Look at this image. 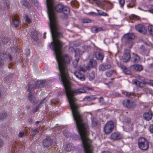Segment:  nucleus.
I'll return each mask as SVG.
<instances>
[{
    "label": "nucleus",
    "instance_id": "obj_14",
    "mask_svg": "<svg viewBox=\"0 0 153 153\" xmlns=\"http://www.w3.org/2000/svg\"><path fill=\"white\" fill-rule=\"evenodd\" d=\"M131 67L135 71L140 72L143 70V67L141 65L139 64L133 65L131 66Z\"/></svg>",
    "mask_w": 153,
    "mask_h": 153
},
{
    "label": "nucleus",
    "instance_id": "obj_30",
    "mask_svg": "<svg viewBox=\"0 0 153 153\" xmlns=\"http://www.w3.org/2000/svg\"><path fill=\"white\" fill-rule=\"evenodd\" d=\"M69 9L67 7L64 6L62 9V11L64 14L68 15L69 13Z\"/></svg>",
    "mask_w": 153,
    "mask_h": 153
},
{
    "label": "nucleus",
    "instance_id": "obj_1",
    "mask_svg": "<svg viewBox=\"0 0 153 153\" xmlns=\"http://www.w3.org/2000/svg\"><path fill=\"white\" fill-rule=\"evenodd\" d=\"M58 68L60 73L61 80L65 91L66 94L71 106L73 116L75 121L78 131L87 129L88 126L87 123L84 120L82 116L78 109V106L76 102V98L74 97L75 94L85 93V91L82 88L73 91L71 89L70 77L68 73L67 64L70 62L71 57L62 52L55 53Z\"/></svg>",
    "mask_w": 153,
    "mask_h": 153
},
{
    "label": "nucleus",
    "instance_id": "obj_57",
    "mask_svg": "<svg viewBox=\"0 0 153 153\" xmlns=\"http://www.w3.org/2000/svg\"><path fill=\"white\" fill-rule=\"evenodd\" d=\"M149 83L150 85L153 86V80H150Z\"/></svg>",
    "mask_w": 153,
    "mask_h": 153
},
{
    "label": "nucleus",
    "instance_id": "obj_38",
    "mask_svg": "<svg viewBox=\"0 0 153 153\" xmlns=\"http://www.w3.org/2000/svg\"><path fill=\"white\" fill-rule=\"evenodd\" d=\"M6 113L2 112L0 113V120L4 119L6 117Z\"/></svg>",
    "mask_w": 153,
    "mask_h": 153
},
{
    "label": "nucleus",
    "instance_id": "obj_3",
    "mask_svg": "<svg viewBox=\"0 0 153 153\" xmlns=\"http://www.w3.org/2000/svg\"><path fill=\"white\" fill-rule=\"evenodd\" d=\"M82 141L83 147L85 153H93L91 141L88 137V128L78 131Z\"/></svg>",
    "mask_w": 153,
    "mask_h": 153
},
{
    "label": "nucleus",
    "instance_id": "obj_33",
    "mask_svg": "<svg viewBox=\"0 0 153 153\" xmlns=\"http://www.w3.org/2000/svg\"><path fill=\"white\" fill-rule=\"evenodd\" d=\"M81 22L82 23H89L92 22V20L88 19L83 18L81 19Z\"/></svg>",
    "mask_w": 153,
    "mask_h": 153
},
{
    "label": "nucleus",
    "instance_id": "obj_47",
    "mask_svg": "<svg viewBox=\"0 0 153 153\" xmlns=\"http://www.w3.org/2000/svg\"><path fill=\"white\" fill-rule=\"evenodd\" d=\"M84 48L86 50H89L91 49V47L90 46L84 45L83 46Z\"/></svg>",
    "mask_w": 153,
    "mask_h": 153
},
{
    "label": "nucleus",
    "instance_id": "obj_58",
    "mask_svg": "<svg viewBox=\"0 0 153 153\" xmlns=\"http://www.w3.org/2000/svg\"><path fill=\"white\" fill-rule=\"evenodd\" d=\"M45 98H44L42 101H41L40 102V104H39V105H38V107H39V108L40 106V105L42 104L43 103V102H44V101L45 100Z\"/></svg>",
    "mask_w": 153,
    "mask_h": 153
},
{
    "label": "nucleus",
    "instance_id": "obj_6",
    "mask_svg": "<svg viewBox=\"0 0 153 153\" xmlns=\"http://www.w3.org/2000/svg\"><path fill=\"white\" fill-rule=\"evenodd\" d=\"M114 128V122L112 121H108L104 127V131L105 133L109 134L113 130Z\"/></svg>",
    "mask_w": 153,
    "mask_h": 153
},
{
    "label": "nucleus",
    "instance_id": "obj_11",
    "mask_svg": "<svg viewBox=\"0 0 153 153\" xmlns=\"http://www.w3.org/2000/svg\"><path fill=\"white\" fill-rule=\"evenodd\" d=\"M131 58L130 51L129 50L126 49V50L123 57V61L125 62L128 61Z\"/></svg>",
    "mask_w": 153,
    "mask_h": 153
},
{
    "label": "nucleus",
    "instance_id": "obj_16",
    "mask_svg": "<svg viewBox=\"0 0 153 153\" xmlns=\"http://www.w3.org/2000/svg\"><path fill=\"white\" fill-rule=\"evenodd\" d=\"M95 55L96 58L101 62H102L104 57V54L101 52L96 51L95 53Z\"/></svg>",
    "mask_w": 153,
    "mask_h": 153
},
{
    "label": "nucleus",
    "instance_id": "obj_13",
    "mask_svg": "<svg viewBox=\"0 0 153 153\" xmlns=\"http://www.w3.org/2000/svg\"><path fill=\"white\" fill-rule=\"evenodd\" d=\"M118 66L120 67L123 70V72L126 74L131 75V72L126 67L122 64L120 63H117Z\"/></svg>",
    "mask_w": 153,
    "mask_h": 153
},
{
    "label": "nucleus",
    "instance_id": "obj_28",
    "mask_svg": "<svg viewBox=\"0 0 153 153\" xmlns=\"http://www.w3.org/2000/svg\"><path fill=\"white\" fill-rule=\"evenodd\" d=\"M91 30L94 33H97L103 30L102 28V27H93L91 28Z\"/></svg>",
    "mask_w": 153,
    "mask_h": 153
},
{
    "label": "nucleus",
    "instance_id": "obj_24",
    "mask_svg": "<svg viewBox=\"0 0 153 153\" xmlns=\"http://www.w3.org/2000/svg\"><path fill=\"white\" fill-rule=\"evenodd\" d=\"M97 64V62L95 60L91 59L89 60L88 65L89 66L90 69L91 68H92L95 66Z\"/></svg>",
    "mask_w": 153,
    "mask_h": 153
},
{
    "label": "nucleus",
    "instance_id": "obj_53",
    "mask_svg": "<svg viewBox=\"0 0 153 153\" xmlns=\"http://www.w3.org/2000/svg\"><path fill=\"white\" fill-rule=\"evenodd\" d=\"M134 6V3L132 5H131L130 3L129 4H128L127 5V7L129 8L132 7H133Z\"/></svg>",
    "mask_w": 153,
    "mask_h": 153
},
{
    "label": "nucleus",
    "instance_id": "obj_45",
    "mask_svg": "<svg viewBox=\"0 0 153 153\" xmlns=\"http://www.w3.org/2000/svg\"><path fill=\"white\" fill-rule=\"evenodd\" d=\"M92 125L93 126H96L97 125V121L94 120H93L92 121Z\"/></svg>",
    "mask_w": 153,
    "mask_h": 153
},
{
    "label": "nucleus",
    "instance_id": "obj_44",
    "mask_svg": "<svg viewBox=\"0 0 153 153\" xmlns=\"http://www.w3.org/2000/svg\"><path fill=\"white\" fill-rule=\"evenodd\" d=\"M84 100H87L88 101L91 100V96H87L84 98Z\"/></svg>",
    "mask_w": 153,
    "mask_h": 153
},
{
    "label": "nucleus",
    "instance_id": "obj_12",
    "mask_svg": "<svg viewBox=\"0 0 153 153\" xmlns=\"http://www.w3.org/2000/svg\"><path fill=\"white\" fill-rule=\"evenodd\" d=\"M27 33L35 41L37 40V32L34 30L29 29L27 30Z\"/></svg>",
    "mask_w": 153,
    "mask_h": 153
},
{
    "label": "nucleus",
    "instance_id": "obj_37",
    "mask_svg": "<svg viewBox=\"0 0 153 153\" xmlns=\"http://www.w3.org/2000/svg\"><path fill=\"white\" fill-rule=\"evenodd\" d=\"M7 54L3 52H1L0 53V58L2 60L5 59L7 56Z\"/></svg>",
    "mask_w": 153,
    "mask_h": 153
},
{
    "label": "nucleus",
    "instance_id": "obj_40",
    "mask_svg": "<svg viewBox=\"0 0 153 153\" xmlns=\"http://www.w3.org/2000/svg\"><path fill=\"white\" fill-rule=\"evenodd\" d=\"M90 2L95 3L97 5L100 4L101 3V1L98 0H91V1Z\"/></svg>",
    "mask_w": 153,
    "mask_h": 153
},
{
    "label": "nucleus",
    "instance_id": "obj_4",
    "mask_svg": "<svg viewBox=\"0 0 153 153\" xmlns=\"http://www.w3.org/2000/svg\"><path fill=\"white\" fill-rule=\"evenodd\" d=\"M134 35L131 33H128L124 35L122 38V41L125 43L126 45L131 48L133 45V42L131 41L135 38Z\"/></svg>",
    "mask_w": 153,
    "mask_h": 153
},
{
    "label": "nucleus",
    "instance_id": "obj_46",
    "mask_svg": "<svg viewBox=\"0 0 153 153\" xmlns=\"http://www.w3.org/2000/svg\"><path fill=\"white\" fill-rule=\"evenodd\" d=\"M38 132L39 131L37 129H34L32 131V135H35L37 133H38Z\"/></svg>",
    "mask_w": 153,
    "mask_h": 153
},
{
    "label": "nucleus",
    "instance_id": "obj_60",
    "mask_svg": "<svg viewBox=\"0 0 153 153\" xmlns=\"http://www.w3.org/2000/svg\"><path fill=\"white\" fill-rule=\"evenodd\" d=\"M101 153H111V152L107 151H103Z\"/></svg>",
    "mask_w": 153,
    "mask_h": 153
},
{
    "label": "nucleus",
    "instance_id": "obj_22",
    "mask_svg": "<svg viewBox=\"0 0 153 153\" xmlns=\"http://www.w3.org/2000/svg\"><path fill=\"white\" fill-rule=\"evenodd\" d=\"M123 93L126 97L132 98H134L135 96V94L133 92H130L125 91L123 92Z\"/></svg>",
    "mask_w": 153,
    "mask_h": 153
},
{
    "label": "nucleus",
    "instance_id": "obj_54",
    "mask_svg": "<svg viewBox=\"0 0 153 153\" xmlns=\"http://www.w3.org/2000/svg\"><path fill=\"white\" fill-rule=\"evenodd\" d=\"M3 143V141L1 139H0V148H1L2 146Z\"/></svg>",
    "mask_w": 153,
    "mask_h": 153
},
{
    "label": "nucleus",
    "instance_id": "obj_32",
    "mask_svg": "<svg viewBox=\"0 0 153 153\" xmlns=\"http://www.w3.org/2000/svg\"><path fill=\"white\" fill-rule=\"evenodd\" d=\"M123 123L124 124L126 125H128L130 124L131 121L130 119L127 117H125L123 121Z\"/></svg>",
    "mask_w": 153,
    "mask_h": 153
},
{
    "label": "nucleus",
    "instance_id": "obj_10",
    "mask_svg": "<svg viewBox=\"0 0 153 153\" xmlns=\"http://www.w3.org/2000/svg\"><path fill=\"white\" fill-rule=\"evenodd\" d=\"M135 28L140 33L144 34L147 33V30L146 27L142 24H138L135 26Z\"/></svg>",
    "mask_w": 153,
    "mask_h": 153
},
{
    "label": "nucleus",
    "instance_id": "obj_59",
    "mask_svg": "<svg viewBox=\"0 0 153 153\" xmlns=\"http://www.w3.org/2000/svg\"><path fill=\"white\" fill-rule=\"evenodd\" d=\"M91 100H95V99H96V98H97L96 97H95L93 95L91 96Z\"/></svg>",
    "mask_w": 153,
    "mask_h": 153
},
{
    "label": "nucleus",
    "instance_id": "obj_21",
    "mask_svg": "<svg viewBox=\"0 0 153 153\" xmlns=\"http://www.w3.org/2000/svg\"><path fill=\"white\" fill-rule=\"evenodd\" d=\"M152 114L151 112L145 113L143 115V117L146 120H149L152 118Z\"/></svg>",
    "mask_w": 153,
    "mask_h": 153
},
{
    "label": "nucleus",
    "instance_id": "obj_51",
    "mask_svg": "<svg viewBox=\"0 0 153 153\" xmlns=\"http://www.w3.org/2000/svg\"><path fill=\"white\" fill-rule=\"evenodd\" d=\"M25 21L28 23H30L31 22L30 20L28 18V16H27L25 18Z\"/></svg>",
    "mask_w": 153,
    "mask_h": 153
},
{
    "label": "nucleus",
    "instance_id": "obj_2",
    "mask_svg": "<svg viewBox=\"0 0 153 153\" xmlns=\"http://www.w3.org/2000/svg\"><path fill=\"white\" fill-rule=\"evenodd\" d=\"M53 0H46L47 12L50 20L49 25L52 39L51 45L55 53L62 52L61 49L63 45L59 39L62 36V35L59 32L60 28L54 10L58 12H62L64 6L59 4L54 7Z\"/></svg>",
    "mask_w": 153,
    "mask_h": 153
},
{
    "label": "nucleus",
    "instance_id": "obj_41",
    "mask_svg": "<svg viewBox=\"0 0 153 153\" xmlns=\"http://www.w3.org/2000/svg\"><path fill=\"white\" fill-rule=\"evenodd\" d=\"M21 3L22 5L25 6H27V3L26 0H22L21 2Z\"/></svg>",
    "mask_w": 153,
    "mask_h": 153
},
{
    "label": "nucleus",
    "instance_id": "obj_15",
    "mask_svg": "<svg viewBox=\"0 0 153 153\" xmlns=\"http://www.w3.org/2000/svg\"><path fill=\"white\" fill-rule=\"evenodd\" d=\"M46 80H42L35 82L34 84L32 83L30 85H32L31 87H35V89L36 88H39L40 86L45 83Z\"/></svg>",
    "mask_w": 153,
    "mask_h": 153
},
{
    "label": "nucleus",
    "instance_id": "obj_27",
    "mask_svg": "<svg viewBox=\"0 0 153 153\" xmlns=\"http://www.w3.org/2000/svg\"><path fill=\"white\" fill-rule=\"evenodd\" d=\"M115 74L116 71L114 70H111L105 72V75L107 77H110Z\"/></svg>",
    "mask_w": 153,
    "mask_h": 153
},
{
    "label": "nucleus",
    "instance_id": "obj_7",
    "mask_svg": "<svg viewBox=\"0 0 153 153\" xmlns=\"http://www.w3.org/2000/svg\"><path fill=\"white\" fill-rule=\"evenodd\" d=\"M122 103L123 105L127 108H133L136 106V104L134 102L128 100H124Z\"/></svg>",
    "mask_w": 153,
    "mask_h": 153
},
{
    "label": "nucleus",
    "instance_id": "obj_63",
    "mask_svg": "<svg viewBox=\"0 0 153 153\" xmlns=\"http://www.w3.org/2000/svg\"><path fill=\"white\" fill-rule=\"evenodd\" d=\"M31 1L33 3H36L37 2L36 0H31Z\"/></svg>",
    "mask_w": 153,
    "mask_h": 153
},
{
    "label": "nucleus",
    "instance_id": "obj_50",
    "mask_svg": "<svg viewBox=\"0 0 153 153\" xmlns=\"http://www.w3.org/2000/svg\"><path fill=\"white\" fill-rule=\"evenodd\" d=\"M24 135V133L23 132H20L19 136L20 137H22Z\"/></svg>",
    "mask_w": 153,
    "mask_h": 153
},
{
    "label": "nucleus",
    "instance_id": "obj_35",
    "mask_svg": "<svg viewBox=\"0 0 153 153\" xmlns=\"http://www.w3.org/2000/svg\"><path fill=\"white\" fill-rule=\"evenodd\" d=\"M95 77V73L93 71L88 76V78L90 80H93L94 79Z\"/></svg>",
    "mask_w": 153,
    "mask_h": 153
},
{
    "label": "nucleus",
    "instance_id": "obj_49",
    "mask_svg": "<svg viewBox=\"0 0 153 153\" xmlns=\"http://www.w3.org/2000/svg\"><path fill=\"white\" fill-rule=\"evenodd\" d=\"M104 100L102 97H101L99 98V102L103 103L104 102Z\"/></svg>",
    "mask_w": 153,
    "mask_h": 153
},
{
    "label": "nucleus",
    "instance_id": "obj_56",
    "mask_svg": "<svg viewBox=\"0 0 153 153\" xmlns=\"http://www.w3.org/2000/svg\"><path fill=\"white\" fill-rule=\"evenodd\" d=\"M89 14L90 15H97V13H95L94 12H90L89 13Z\"/></svg>",
    "mask_w": 153,
    "mask_h": 153
},
{
    "label": "nucleus",
    "instance_id": "obj_48",
    "mask_svg": "<svg viewBox=\"0 0 153 153\" xmlns=\"http://www.w3.org/2000/svg\"><path fill=\"white\" fill-rule=\"evenodd\" d=\"M4 8L5 9H7L9 6V4L8 2L6 1V3L4 4Z\"/></svg>",
    "mask_w": 153,
    "mask_h": 153
},
{
    "label": "nucleus",
    "instance_id": "obj_26",
    "mask_svg": "<svg viewBox=\"0 0 153 153\" xmlns=\"http://www.w3.org/2000/svg\"><path fill=\"white\" fill-rule=\"evenodd\" d=\"M12 21L15 27H17L19 26V20L16 16L14 15Z\"/></svg>",
    "mask_w": 153,
    "mask_h": 153
},
{
    "label": "nucleus",
    "instance_id": "obj_5",
    "mask_svg": "<svg viewBox=\"0 0 153 153\" xmlns=\"http://www.w3.org/2000/svg\"><path fill=\"white\" fill-rule=\"evenodd\" d=\"M138 144L139 148L142 150H146L149 148V142L144 137L140 138L138 140Z\"/></svg>",
    "mask_w": 153,
    "mask_h": 153
},
{
    "label": "nucleus",
    "instance_id": "obj_36",
    "mask_svg": "<svg viewBox=\"0 0 153 153\" xmlns=\"http://www.w3.org/2000/svg\"><path fill=\"white\" fill-rule=\"evenodd\" d=\"M97 11L98 12V14L100 16H108V14H107L106 13L102 11L101 10L97 9Z\"/></svg>",
    "mask_w": 153,
    "mask_h": 153
},
{
    "label": "nucleus",
    "instance_id": "obj_64",
    "mask_svg": "<svg viewBox=\"0 0 153 153\" xmlns=\"http://www.w3.org/2000/svg\"><path fill=\"white\" fill-rule=\"evenodd\" d=\"M46 33L45 32L44 33V36H43L44 39H45L46 37Z\"/></svg>",
    "mask_w": 153,
    "mask_h": 153
},
{
    "label": "nucleus",
    "instance_id": "obj_62",
    "mask_svg": "<svg viewBox=\"0 0 153 153\" xmlns=\"http://www.w3.org/2000/svg\"><path fill=\"white\" fill-rule=\"evenodd\" d=\"M31 1L33 3H36L37 2L36 0H31Z\"/></svg>",
    "mask_w": 153,
    "mask_h": 153
},
{
    "label": "nucleus",
    "instance_id": "obj_34",
    "mask_svg": "<svg viewBox=\"0 0 153 153\" xmlns=\"http://www.w3.org/2000/svg\"><path fill=\"white\" fill-rule=\"evenodd\" d=\"M148 31L149 34L153 35V26L149 25L148 27Z\"/></svg>",
    "mask_w": 153,
    "mask_h": 153
},
{
    "label": "nucleus",
    "instance_id": "obj_25",
    "mask_svg": "<svg viewBox=\"0 0 153 153\" xmlns=\"http://www.w3.org/2000/svg\"><path fill=\"white\" fill-rule=\"evenodd\" d=\"M133 62L135 63L139 62L140 60V58L137 54H133L132 57Z\"/></svg>",
    "mask_w": 153,
    "mask_h": 153
},
{
    "label": "nucleus",
    "instance_id": "obj_61",
    "mask_svg": "<svg viewBox=\"0 0 153 153\" xmlns=\"http://www.w3.org/2000/svg\"><path fill=\"white\" fill-rule=\"evenodd\" d=\"M129 2H133L134 3L135 1L136 0H129Z\"/></svg>",
    "mask_w": 153,
    "mask_h": 153
},
{
    "label": "nucleus",
    "instance_id": "obj_31",
    "mask_svg": "<svg viewBox=\"0 0 153 153\" xmlns=\"http://www.w3.org/2000/svg\"><path fill=\"white\" fill-rule=\"evenodd\" d=\"M148 67L150 69H153V59H151L149 61Z\"/></svg>",
    "mask_w": 153,
    "mask_h": 153
},
{
    "label": "nucleus",
    "instance_id": "obj_29",
    "mask_svg": "<svg viewBox=\"0 0 153 153\" xmlns=\"http://www.w3.org/2000/svg\"><path fill=\"white\" fill-rule=\"evenodd\" d=\"M64 148L68 151H71L74 149V148L70 144H68L64 146Z\"/></svg>",
    "mask_w": 153,
    "mask_h": 153
},
{
    "label": "nucleus",
    "instance_id": "obj_17",
    "mask_svg": "<svg viewBox=\"0 0 153 153\" xmlns=\"http://www.w3.org/2000/svg\"><path fill=\"white\" fill-rule=\"evenodd\" d=\"M111 138L114 140H118L122 138L121 135L118 133L114 132L111 135Z\"/></svg>",
    "mask_w": 153,
    "mask_h": 153
},
{
    "label": "nucleus",
    "instance_id": "obj_9",
    "mask_svg": "<svg viewBox=\"0 0 153 153\" xmlns=\"http://www.w3.org/2000/svg\"><path fill=\"white\" fill-rule=\"evenodd\" d=\"M32 85H29L28 88V91L29 92L28 95V97L29 98V101L32 103H34L36 100L35 98L31 95L32 91L35 90V87H31Z\"/></svg>",
    "mask_w": 153,
    "mask_h": 153
},
{
    "label": "nucleus",
    "instance_id": "obj_39",
    "mask_svg": "<svg viewBox=\"0 0 153 153\" xmlns=\"http://www.w3.org/2000/svg\"><path fill=\"white\" fill-rule=\"evenodd\" d=\"M79 60V59H76L73 61V64L74 68H76L77 67Z\"/></svg>",
    "mask_w": 153,
    "mask_h": 153
},
{
    "label": "nucleus",
    "instance_id": "obj_42",
    "mask_svg": "<svg viewBox=\"0 0 153 153\" xmlns=\"http://www.w3.org/2000/svg\"><path fill=\"white\" fill-rule=\"evenodd\" d=\"M149 7L151 9L148 10L150 13L153 14V5L151 4L149 5Z\"/></svg>",
    "mask_w": 153,
    "mask_h": 153
},
{
    "label": "nucleus",
    "instance_id": "obj_19",
    "mask_svg": "<svg viewBox=\"0 0 153 153\" xmlns=\"http://www.w3.org/2000/svg\"><path fill=\"white\" fill-rule=\"evenodd\" d=\"M133 82L134 84L140 87H144L146 85V83L143 81L141 82L137 79H134L133 80Z\"/></svg>",
    "mask_w": 153,
    "mask_h": 153
},
{
    "label": "nucleus",
    "instance_id": "obj_23",
    "mask_svg": "<svg viewBox=\"0 0 153 153\" xmlns=\"http://www.w3.org/2000/svg\"><path fill=\"white\" fill-rule=\"evenodd\" d=\"M78 70L79 71H82L85 72L87 70H90V67L89 65H87L86 67L80 66L78 68Z\"/></svg>",
    "mask_w": 153,
    "mask_h": 153
},
{
    "label": "nucleus",
    "instance_id": "obj_55",
    "mask_svg": "<svg viewBox=\"0 0 153 153\" xmlns=\"http://www.w3.org/2000/svg\"><path fill=\"white\" fill-rule=\"evenodd\" d=\"M64 16L62 17V19L64 20L67 19L68 18V17H67V15H65V14H64Z\"/></svg>",
    "mask_w": 153,
    "mask_h": 153
},
{
    "label": "nucleus",
    "instance_id": "obj_52",
    "mask_svg": "<svg viewBox=\"0 0 153 153\" xmlns=\"http://www.w3.org/2000/svg\"><path fill=\"white\" fill-rule=\"evenodd\" d=\"M150 132L153 133V125H151L150 127Z\"/></svg>",
    "mask_w": 153,
    "mask_h": 153
},
{
    "label": "nucleus",
    "instance_id": "obj_20",
    "mask_svg": "<svg viewBox=\"0 0 153 153\" xmlns=\"http://www.w3.org/2000/svg\"><path fill=\"white\" fill-rule=\"evenodd\" d=\"M74 74L76 77L79 79L83 81L85 79V76L81 74L80 71H75Z\"/></svg>",
    "mask_w": 153,
    "mask_h": 153
},
{
    "label": "nucleus",
    "instance_id": "obj_8",
    "mask_svg": "<svg viewBox=\"0 0 153 153\" xmlns=\"http://www.w3.org/2000/svg\"><path fill=\"white\" fill-rule=\"evenodd\" d=\"M56 143L54 140H53L51 137H47L43 141V144L44 146L48 147L51 145H54Z\"/></svg>",
    "mask_w": 153,
    "mask_h": 153
},
{
    "label": "nucleus",
    "instance_id": "obj_43",
    "mask_svg": "<svg viewBox=\"0 0 153 153\" xmlns=\"http://www.w3.org/2000/svg\"><path fill=\"white\" fill-rule=\"evenodd\" d=\"M125 2V0H119V3L120 4V6L121 7H123Z\"/></svg>",
    "mask_w": 153,
    "mask_h": 153
},
{
    "label": "nucleus",
    "instance_id": "obj_18",
    "mask_svg": "<svg viewBox=\"0 0 153 153\" xmlns=\"http://www.w3.org/2000/svg\"><path fill=\"white\" fill-rule=\"evenodd\" d=\"M111 67V66L110 64L107 65L102 64L99 66V68L100 71H103L107 69H110Z\"/></svg>",
    "mask_w": 153,
    "mask_h": 153
}]
</instances>
